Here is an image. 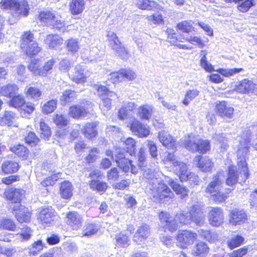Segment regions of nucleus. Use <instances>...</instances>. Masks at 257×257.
I'll list each match as a JSON object with an SVG mask.
<instances>
[{"label": "nucleus", "mask_w": 257, "mask_h": 257, "mask_svg": "<svg viewBox=\"0 0 257 257\" xmlns=\"http://www.w3.org/2000/svg\"><path fill=\"white\" fill-rule=\"evenodd\" d=\"M239 144L238 145L237 166L240 170L239 174L236 172V166H230L228 168V176L226 183L228 186H233L236 184L238 180L240 182H245L249 176L248 169L245 160V156L248 152L250 147V139L247 137H240L239 139Z\"/></svg>", "instance_id": "obj_1"}, {"label": "nucleus", "mask_w": 257, "mask_h": 257, "mask_svg": "<svg viewBox=\"0 0 257 257\" xmlns=\"http://www.w3.org/2000/svg\"><path fill=\"white\" fill-rule=\"evenodd\" d=\"M157 176V174L151 169H148L143 173L144 177L150 184V194L154 199L165 203L173 198L174 194L166 184L158 180Z\"/></svg>", "instance_id": "obj_2"}, {"label": "nucleus", "mask_w": 257, "mask_h": 257, "mask_svg": "<svg viewBox=\"0 0 257 257\" xmlns=\"http://www.w3.org/2000/svg\"><path fill=\"white\" fill-rule=\"evenodd\" d=\"M162 226L170 232L176 230L180 225H187L191 222L190 209L188 212L177 213L174 217L166 212L162 211L159 215Z\"/></svg>", "instance_id": "obj_3"}, {"label": "nucleus", "mask_w": 257, "mask_h": 257, "mask_svg": "<svg viewBox=\"0 0 257 257\" xmlns=\"http://www.w3.org/2000/svg\"><path fill=\"white\" fill-rule=\"evenodd\" d=\"M221 176V173L214 175L205 189L206 193H208L217 202H222L227 198L226 195L221 191L222 188Z\"/></svg>", "instance_id": "obj_4"}, {"label": "nucleus", "mask_w": 257, "mask_h": 257, "mask_svg": "<svg viewBox=\"0 0 257 257\" xmlns=\"http://www.w3.org/2000/svg\"><path fill=\"white\" fill-rule=\"evenodd\" d=\"M182 142L187 150L192 152H199L203 154L210 148V143L208 140H197L191 136H189L187 140Z\"/></svg>", "instance_id": "obj_5"}, {"label": "nucleus", "mask_w": 257, "mask_h": 257, "mask_svg": "<svg viewBox=\"0 0 257 257\" xmlns=\"http://www.w3.org/2000/svg\"><path fill=\"white\" fill-rule=\"evenodd\" d=\"M95 88L97 90L98 94L101 97V102L99 104L101 110L103 112L108 111L111 108V99L118 98L117 94L108 90L104 86L96 85Z\"/></svg>", "instance_id": "obj_6"}, {"label": "nucleus", "mask_w": 257, "mask_h": 257, "mask_svg": "<svg viewBox=\"0 0 257 257\" xmlns=\"http://www.w3.org/2000/svg\"><path fill=\"white\" fill-rule=\"evenodd\" d=\"M198 235L189 230L179 231L177 235L178 245L182 248H186L197 239Z\"/></svg>", "instance_id": "obj_7"}, {"label": "nucleus", "mask_w": 257, "mask_h": 257, "mask_svg": "<svg viewBox=\"0 0 257 257\" xmlns=\"http://www.w3.org/2000/svg\"><path fill=\"white\" fill-rule=\"evenodd\" d=\"M113 159L118 164V167L124 172H127L131 169L133 174L138 172L137 168L132 164V161L126 159L124 154L119 149L116 151Z\"/></svg>", "instance_id": "obj_8"}, {"label": "nucleus", "mask_w": 257, "mask_h": 257, "mask_svg": "<svg viewBox=\"0 0 257 257\" xmlns=\"http://www.w3.org/2000/svg\"><path fill=\"white\" fill-rule=\"evenodd\" d=\"M107 38L109 46L119 56L125 58L128 54L127 51L122 45L116 34L112 31H109L107 32Z\"/></svg>", "instance_id": "obj_9"}, {"label": "nucleus", "mask_w": 257, "mask_h": 257, "mask_svg": "<svg viewBox=\"0 0 257 257\" xmlns=\"http://www.w3.org/2000/svg\"><path fill=\"white\" fill-rule=\"evenodd\" d=\"M35 110L34 104L26 102L24 98L17 95V111L23 117L28 118Z\"/></svg>", "instance_id": "obj_10"}, {"label": "nucleus", "mask_w": 257, "mask_h": 257, "mask_svg": "<svg viewBox=\"0 0 257 257\" xmlns=\"http://www.w3.org/2000/svg\"><path fill=\"white\" fill-rule=\"evenodd\" d=\"M234 90L239 93H253L257 90V85L251 80L244 79L235 84Z\"/></svg>", "instance_id": "obj_11"}, {"label": "nucleus", "mask_w": 257, "mask_h": 257, "mask_svg": "<svg viewBox=\"0 0 257 257\" xmlns=\"http://www.w3.org/2000/svg\"><path fill=\"white\" fill-rule=\"evenodd\" d=\"M86 105L87 106L83 104L71 106L69 109V115L75 119H79L81 117L86 116L93 106L91 102L87 103Z\"/></svg>", "instance_id": "obj_12"}, {"label": "nucleus", "mask_w": 257, "mask_h": 257, "mask_svg": "<svg viewBox=\"0 0 257 257\" xmlns=\"http://www.w3.org/2000/svg\"><path fill=\"white\" fill-rule=\"evenodd\" d=\"M191 222L197 225L202 226L205 223V215L202 211V207L198 204H195L190 207Z\"/></svg>", "instance_id": "obj_13"}, {"label": "nucleus", "mask_w": 257, "mask_h": 257, "mask_svg": "<svg viewBox=\"0 0 257 257\" xmlns=\"http://www.w3.org/2000/svg\"><path fill=\"white\" fill-rule=\"evenodd\" d=\"M131 130L135 135L139 138H147L150 134V127L138 120L133 121Z\"/></svg>", "instance_id": "obj_14"}, {"label": "nucleus", "mask_w": 257, "mask_h": 257, "mask_svg": "<svg viewBox=\"0 0 257 257\" xmlns=\"http://www.w3.org/2000/svg\"><path fill=\"white\" fill-rule=\"evenodd\" d=\"M208 221L212 226H220L224 221L222 210L219 207H212L208 213Z\"/></svg>", "instance_id": "obj_15"}, {"label": "nucleus", "mask_w": 257, "mask_h": 257, "mask_svg": "<svg viewBox=\"0 0 257 257\" xmlns=\"http://www.w3.org/2000/svg\"><path fill=\"white\" fill-rule=\"evenodd\" d=\"M56 217V213L51 208L43 209L39 215V219L43 225L51 224Z\"/></svg>", "instance_id": "obj_16"}, {"label": "nucleus", "mask_w": 257, "mask_h": 257, "mask_svg": "<svg viewBox=\"0 0 257 257\" xmlns=\"http://www.w3.org/2000/svg\"><path fill=\"white\" fill-rule=\"evenodd\" d=\"M1 92L3 96L10 98L8 102L10 106L16 107V88L14 85L8 84L3 86Z\"/></svg>", "instance_id": "obj_17"}, {"label": "nucleus", "mask_w": 257, "mask_h": 257, "mask_svg": "<svg viewBox=\"0 0 257 257\" xmlns=\"http://www.w3.org/2000/svg\"><path fill=\"white\" fill-rule=\"evenodd\" d=\"M84 66L77 65L74 71L69 75L70 79L76 83H84L86 81L87 76L84 72Z\"/></svg>", "instance_id": "obj_18"}, {"label": "nucleus", "mask_w": 257, "mask_h": 257, "mask_svg": "<svg viewBox=\"0 0 257 257\" xmlns=\"http://www.w3.org/2000/svg\"><path fill=\"white\" fill-rule=\"evenodd\" d=\"M215 109L217 114L222 118H232L233 116L234 108L227 105L224 101L217 103Z\"/></svg>", "instance_id": "obj_19"}, {"label": "nucleus", "mask_w": 257, "mask_h": 257, "mask_svg": "<svg viewBox=\"0 0 257 257\" xmlns=\"http://www.w3.org/2000/svg\"><path fill=\"white\" fill-rule=\"evenodd\" d=\"M247 219V215L242 210L235 209L230 212L229 222L232 225H240L244 223Z\"/></svg>", "instance_id": "obj_20"}, {"label": "nucleus", "mask_w": 257, "mask_h": 257, "mask_svg": "<svg viewBox=\"0 0 257 257\" xmlns=\"http://www.w3.org/2000/svg\"><path fill=\"white\" fill-rule=\"evenodd\" d=\"M194 163L203 172H209L211 170L213 163L208 157L196 156L194 159Z\"/></svg>", "instance_id": "obj_21"}, {"label": "nucleus", "mask_w": 257, "mask_h": 257, "mask_svg": "<svg viewBox=\"0 0 257 257\" xmlns=\"http://www.w3.org/2000/svg\"><path fill=\"white\" fill-rule=\"evenodd\" d=\"M153 112V107L146 104L138 107L137 115L142 120H148L151 118Z\"/></svg>", "instance_id": "obj_22"}, {"label": "nucleus", "mask_w": 257, "mask_h": 257, "mask_svg": "<svg viewBox=\"0 0 257 257\" xmlns=\"http://www.w3.org/2000/svg\"><path fill=\"white\" fill-rule=\"evenodd\" d=\"M158 137L160 143L166 148L168 149L173 148L176 146L175 139L167 132L164 131L160 132Z\"/></svg>", "instance_id": "obj_23"}, {"label": "nucleus", "mask_w": 257, "mask_h": 257, "mask_svg": "<svg viewBox=\"0 0 257 257\" xmlns=\"http://www.w3.org/2000/svg\"><path fill=\"white\" fill-rule=\"evenodd\" d=\"M25 43L21 45V48L23 51L30 57H33L37 55L42 50L38 46V44L35 42L29 43L28 45H25Z\"/></svg>", "instance_id": "obj_24"}, {"label": "nucleus", "mask_w": 257, "mask_h": 257, "mask_svg": "<svg viewBox=\"0 0 257 257\" xmlns=\"http://www.w3.org/2000/svg\"><path fill=\"white\" fill-rule=\"evenodd\" d=\"M150 232L149 226L147 224H143L139 227L135 233L134 240L136 242H142L148 238Z\"/></svg>", "instance_id": "obj_25"}, {"label": "nucleus", "mask_w": 257, "mask_h": 257, "mask_svg": "<svg viewBox=\"0 0 257 257\" xmlns=\"http://www.w3.org/2000/svg\"><path fill=\"white\" fill-rule=\"evenodd\" d=\"M67 222L73 229H77L82 224V218L75 212H70L67 214Z\"/></svg>", "instance_id": "obj_26"}, {"label": "nucleus", "mask_w": 257, "mask_h": 257, "mask_svg": "<svg viewBox=\"0 0 257 257\" xmlns=\"http://www.w3.org/2000/svg\"><path fill=\"white\" fill-rule=\"evenodd\" d=\"M63 39L57 35H49L45 40V44L50 48L56 49L63 44Z\"/></svg>", "instance_id": "obj_27"}, {"label": "nucleus", "mask_w": 257, "mask_h": 257, "mask_svg": "<svg viewBox=\"0 0 257 257\" xmlns=\"http://www.w3.org/2000/svg\"><path fill=\"white\" fill-rule=\"evenodd\" d=\"M209 248L207 244L203 241H199L193 247L192 253L194 256H204L209 252Z\"/></svg>", "instance_id": "obj_28"}, {"label": "nucleus", "mask_w": 257, "mask_h": 257, "mask_svg": "<svg viewBox=\"0 0 257 257\" xmlns=\"http://www.w3.org/2000/svg\"><path fill=\"white\" fill-rule=\"evenodd\" d=\"M31 213L28 208L21 205L17 209V221L22 222H28L30 221Z\"/></svg>", "instance_id": "obj_29"}, {"label": "nucleus", "mask_w": 257, "mask_h": 257, "mask_svg": "<svg viewBox=\"0 0 257 257\" xmlns=\"http://www.w3.org/2000/svg\"><path fill=\"white\" fill-rule=\"evenodd\" d=\"M238 4L237 9L242 13L247 12L249 9L256 4V0H233Z\"/></svg>", "instance_id": "obj_30"}, {"label": "nucleus", "mask_w": 257, "mask_h": 257, "mask_svg": "<svg viewBox=\"0 0 257 257\" xmlns=\"http://www.w3.org/2000/svg\"><path fill=\"white\" fill-rule=\"evenodd\" d=\"M72 190L73 187L70 182L64 181L61 184L60 192L62 198H70L72 196Z\"/></svg>", "instance_id": "obj_31"}, {"label": "nucleus", "mask_w": 257, "mask_h": 257, "mask_svg": "<svg viewBox=\"0 0 257 257\" xmlns=\"http://www.w3.org/2000/svg\"><path fill=\"white\" fill-rule=\"evenodd\" d=\"M28 69L34 76L42 77L43 74L42 73V68L40 64V60H32L28 66Z\"/></svg>", "instance_id": "obj_32"}, {"label": "nucleus", "mask_w": 257, "mask_h": 257, "mask_svg": "<svg viewBox=\"0 0 257 257\" xmlns=\"http://www.w3.org/2000/svg\"><path fill=\"white\" fill-rule=\"evenodd\" d=\"M207 52L206 50H201L199 53L200 66L206 71L211 72L214 71V67L211 63L207 61Z\"/></svg>", "instance_id": "obj_33"}, {"label": "nucleus", "mask_w": 257, "mask_h": 257, "mask_svg": "<svg viewBox=\"0 0 257 257\" xmlns=\"http://www.w3.org/2000/svg\"><path fill=\"white\" fill-rule=\"evenodd\" d=\"M137 5L142 10L154 11L159 9V6L156 3L150 0H138Z\"/></svg>", "instance_id": "obj_34"}, {"label": "nucleus", "mask_w": 257, "mask_h": 257, "mask_svg": "<svg viewBox=\"0 0 257 257\" xmlns=\"http://www.w3.org/2000/svg\"><path fill=\"white\" fill-rule=\"evenodd\" d=\"M67 51L71 54H75L78 52L80 49L79 42L77 39L71 38L65 41Z\"/></svg>", "instance_id": "obj_35"}, {"label": "nucleus", "mask_w": 257, "mask_h": 257, "mask_svg": "<svg viewBox=\"0 0 257 257\" xmlns=\"http://www.w3.org/2000/svg\"><path fill=\"white\" fill-rule=\"evenodd\" d=\"M95 127L96 124L95 123H88L83 126L81 131L85 137L91 139L96 136L97 134Z\"/></svg>", "instance_id": "obj_36"}, {"label": "nucleus", "mask_w": 257, "mask_h": 257, "mask_svg": "<svg viewBox=\"0 0 257 257\" xmlns=\"http://www.w3.org/2000/svg\"><path fill=\"white\" fill-rule=\"evenodd\" d=\"M170 185L176 194L180 196L181 199L188 196L189 191L185 187L179 185L173 180L170 183Z\"/></svg>", "instance_id": "obj_37"}, {"label": "nucleus", "mask_w": 257, "mask_h": 257, "mask_svg": "<svg viewBox=\"0 0 257 257\" xmlns=\"http://www.w3.org/2000/svg\"><path fill=\"white\" fill-rule=\"evenodd\" d=\"M84 8L83 0H72L70 5V9L73 15H78L82 12Z\"/></svg>", "instance_id": "obj_38"}, {"label": "nucleus", "mask_w": 257, "mask_h": 257, "mask_svg": "<svg viewBox=\"0 0 257 257\" xmlns=\"http://www.w3.org/2000/svg\"><path fill=\"white\" fill-rule=\"evenodd\" d=\"M198 233L204 239L211 243L215 242L218 239V234L214 232L200 229Z\"/></svg>", "instance_id": "obj_39"}, {"label": "nucleus", "mask_w": 257, "mask_h": 257, "mask_svg": "<svg viewBox=\"0 0 257 257\" xmlns=\"http://www.w3.org/2000/svg\"><path fill=\"white\" fill-rule=\"evenodd\" d=\"M77 97L75 91L71 90H66L63 92L60 97L61 103L65 105L66 103L73 101Z\"/></svg>", "instance_id": "obj_40"}, {"label": "nucleus", "mask_w": 257, "mask_h": 257, "mask_svg": "<svg viewBox=\"0 0 257 257\" xmlns=\"http://www.w3.org/2000/svg\"><path fill=\"white\" fill-rule=\"evenodd\" d=\"M15 119V113L10 111H6L0 118V125L2 126H11Z\"/></svg>", "instance_id": "obj_41"}, {"label": "nucleus", "mask_w": 257, "mask_h": 257, "mask_svg": "<svg viewBox=\"0 0 257 257\" xmlns=\"http://www.w3.org/2000/svg\"><path fill=\"white\" fill-rule=\"evenodd\" d=\"M116 246L117 247H126L129 245L130 239L128 236L123 232L115 235Z\"/></svg>", "instance_id": "obj_42"}, {"label": "nucleus", "mask_w": 257, "mask_h": 257, "mask_svg": "<svg viewBox=\"0 0 257 257\" xmlns=\"http://www.w3.org/2000/svg\"><path fill=\"white\" fill-rule=\"evenodd\" d=\"M29 10L30 8L26 1L22 0L17 2V13H19V16H27Z\"/></svg>", "instance_id": "obj_43"}, {"label": "nucleus", "mask_w": 257, "mask_h": 257, "mask_svg": "<svg viewBox=\"0 0 257 257\" xmlns=\"http://www.w3.org/2000/svg\"><path fill=\"white\" fill-rule=\"evenodd\" d=\"M89 185L91 189L98 192H104L107 188L106 183L99 180H92Z\"/></svg>", "instance_id": "obj_44"}, {"label": "nucleus", "mask_w": 257, "mask_h": 257, "mask_svg": "<svg viewBox=\"0 0 257 257\" xmlns=\"http://www.w3.org/2000/svg\"><path fill=\"white\" fill-rule=\"evenodd\" d=\"M40 21L44 23H51L53 22L55 19V16L54 13L49 11L41 12L39 16Z\"/></svg>", "instance_id": "obj_45"}, {"label": "nucleus", "mask_w": 257, "mask_h": 257, "mask_svg": "<svg viewBox=\"0 0 257 257\" xmlns=\"http://www.w3.org/2000/svg\"><path fill=\"white\" fill-rule=\"evenodd\" d=\"M199 94V91L197 89H190L187 91L185 95V97L182 101V103L186 106H187L191 101L195 98Z\"/></svg>", "instance_id": "obj_46"}, {"label": "nucleus", "mask_w": 257, "mask_h": 257, "mask_svg": "<svg viewBox=\"0 0 257 257\" xmlns=\"http://www.w3.org/2000/svg\"><path fill=\"white\" fill-rule=\"evenodd\" d=\"M53 121L55 124L60 128L66 126L69 123L68 118L61 113L56 114L54 116Z\"/></svg>", "instance_id": "obj_47"}, {"label": "nucleus", "mask_w": 257, "mask_h": 257, "mask_svg": "<svg viewBox=\"0 0 257 257\" xmlns=\"http://www.w3.org/2000/svg\"><path fill=\"white\" fill-rule=\"evenodd\" d=\"M26 95L28 97L34 100H38L42 95V92L37 87L31 86L26 91Z\"/></svg>", "instance_id": "obj_48"}, {"label": "nucleus", "mask_w": 257, "mask_h": 257, "mask_svg": "<svg viewBox=\"0 0 257 257\" xmlns=\"http://www.w3.org/2000/svg\"><path fill=\"white\" fill-rule=\"evenodd\" d=\"M120 76L121 81H133L137 77L135 72L130 69H121Z\"/></svg>", "instance_id": "obj_49"}, {"label": "nucleus", "mask_w": 257, "mask_h": 257, "mask_svg": "<svg viewBox=\"0 0 257 257\" xmlns=\"http://www.w3.org/2000/svg\"><path fill=\"white\" fill-rule=\"evenodd\" d=\"M31 236V230L30 228L25 226L21 229V231L17 233V239L21 241L28 240Z\"/></svg>", "instance_id": "obj_50"}, {"label": "nucleus", "mask_w": 257, "mask_h": 257, "mask_svg": "<svg viewBox=\"0 0 257 257\" xmlns=\"http://www.w3.org/2000/svg\"><path fill=\"white\" fill-rule=\"evenodd\" d=\"M0 227L3 229L14 230L16 225L14 221L9 218H3L0 222Z\"/></svg>", "instance_id": "obj_51"}, {"label": "nucleus", "mask_w": 257, "mask_h": 257, "mask_svg": "<svg viewBox=\"0 0 257 257\" xmlns=\"http://www.w3.org/2000/svg\"><path fill=\"white\" fill-rule=\"evenodd\" d=\"M40 133L42 138L45 139H48L51 135V131L50 128L43 121L41 120L40 122Z\"/></svg>", "instance_id": "obj_52"}, {"label": "nucleus", "mask_w": 257, "mask_h": 257, "mask_svg": "<svg viewBox=\"0 0 257 257\" xmlns=\"http://www.w3.org/2000/svg\"><path fill=\"white\" fill-rule=\"evenodd\" d=\"M57 103V101L55 99L48 101L44 105L42 108V111L46 114L52 113L56 109Z\"/></svg>", "instance_id": "obj_53"}, {"label": "nucleus", "mask_w": 257, "mask_h": 257, "mask_svg": "<svg viewBox=\"0 0 257 257\" xmlns=\"http://www.w3.org/2000/svg\"><path fill=\"white\" fill-rule=\"evenodd\" d=\"M4 198L12 203H15L16 198V189L13 188H7L4 193Z\"/></svg>", "instance_id": "obj_54"}, {"label": "nucleus", "mask_w": 257, "mask_h": 257, "mask_svg": "<svg viewBox=\"0 0 257 257\" xmlns=\"http://www.w3.org/2000/svg\"><path fill=\"white\" fill-rule=\"evenodd\" d=\"M162 161L164 164L172 166H174L175 164H176L175 163L178 162L174 154L170 152L165 153Z\"/></svg>", "instance_id": "obj_55"}, {"label": "nucleus", "mask_w": 257, "mask_h": 257, "mask_svg": "<svg viewBox=\"0 0 257 257\" xmlns=\"http://www.w3.org/2000/svg\"><path fill=\"white\" fill-rule=\"evenodd\" d=\"M98 230V227L95 224H88L83 231V234L85 236H90L96 234Z\"/></svg>", "instance_id": "obj_56"}, {"label": "nucleus", "mask_w": 257, "mask_h": 257, "mask_svg": "<svg viewBox=\"0 0 257 257\" xmlns=\"http://www.w3.org/2000/svg\"><path fill=\"white\" fill-rule=\"evenodd\" d=\"M243 70L242 68L219 69L217 70L220 74L225 77H230L238 73Z\"/></svg>", "instance_id": "obj_57"}, {"label": "nucleus", "mask_w": 257, "mask_h": 257, "mask_svg": "<svg viewBox=\"0 0 257 257\" xmlns=\"http://www.w3.org/2000/svg\"><path fill=\"white\" fill-rule=\"evenodd\" d=\"M213 139L219 142L221 151H224L227 149L228 148L227 140L222 134H215Z\"/></svg>", "instance_id": "obj_58"}, {"label": "nucleus", "mask_w": 257, "mask_h": 257, "mask_svg": "<svg viewBox=\"0 0 257 257\" xmlns=\"http://www.w3.org/2000/svg\"><path fill=\"white\" fill-rule=\"evenodd\" d=\"M146 19L150 24L160 25L163 24L164 21L162 15L160 13L155 14L152 15L147 16Z\"/></svg>", "instance_id": "obj_59"}, {"label": "nucleus", "mask_w": 257, "mask_h": 257, "mask_svg": "<svg viewBox=\"0 0 257 257\" xmlns=\"http://www.w3.org/2000/svg\"><path fill=\"white\" fill-rule=\"evenodd\" d=\"M243 241L244 238L242 236L237 235L228 240L227 241V244L230 249H233L240 245Z\"/></svg>", "instance_id": "obj_60"}, {"label": "nucleus", "mask_w": 257, "mask_h": 257, "mask_svg": "<svg viewBox=\"0 0 257 257\" xmlns=\"http://www.w3.org/2000/svg\"><path fill=\"white\" fill-rule=\"evenodd\" d=\"M2 170L5 174H12L15 172V164L11 161H6L2 165Z\"/></svg>", "instance_id": "obj_61"}, {"label": "nucleus", "mask_w": 257, "mask_h": 257, "mask_svg": "<svg viewBox=\"0 0 257 257\" xmlns=\"http://www.w3.org/2000/svg\"><path fill=\"white\" fill-rule=\"evenodd\" d=\"M44 246L41 240H38L34 242L30 249V252L34 255L37 254L41 251Z\"/></svg>", "instance_id": "obj_62"}, {"label": "nucleus", "mask_w": 257, "mask_h": 257, "mask_svg": "<svg viewBox=\"0 0 257 257\" xmlns=\"http://www.w3.org/2000/svg\"><path fill=\"white\" fill-rule=\"evenodd\" d=\"M60 176L61 175L59 173L53 174L51 177L47 178L46 180L42 181L41 184L45 187L49 185L52 186L55 184V182L58 180Z\"/></svg>", "instance_id": "obj_63"}, {"label": "nucleus", "mask_w": 257, "mask_h": 257, "mask_svg": "<svg viewBox=\"0 0 257 257\" xmlns=\"http://www.w3.org/2000/svg\"><path fill=\"white\" fill-rule=\"evenodd\" d=\"M178 28L183 32L189 33L193 30L190 22L183 21L177 25Z\"/></svg>", "instance_id": "obj_64"}]
</instances>
